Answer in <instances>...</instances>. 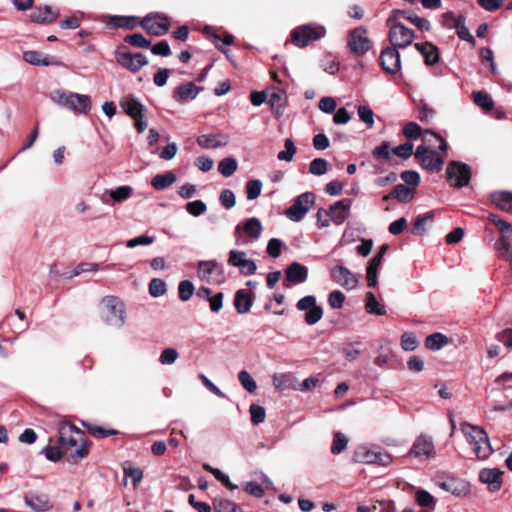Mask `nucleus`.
<instances>
[{
	"label": "nucleus",
	"instance_id": "nucleus-52",
	"mask_svg": "<svg viewBox=\"0 0 512 512\" xmlns=\"http://www.w3.org/2000/svg\"><path fill=\"white\" fill-rule=\"evenodd\" d=\"M194 284L190 280H183L178 285V295L181 301H188L194 293Z\"/></svg>",
	"mask_w": 512,
	"mask_h": 512
},
{
	"label": "nucleus",
	"instance_id": "nucleus-62",
	"mask_svg": "<svg viewBox=\"0 0 512 512\" xmlns=\"http://www.w3.org/2000/svg\"><path fill=\"white\" fill-rule=\"evenodd\" d=\"M249 412L251 415V422L254 425H258L265 420V409L262 406H259L257 404H251L249 408Z\"/></svg>",
	"mask_w": 512,
	"mask_h": 512
},
{
	"label": "nucleus",
	"instance_id": "nucleus-17",
	"mask_svg": "<svg viewBox=\"0 0 512 512\" xmlns=\"http://www.w3.org/2000/svg\"><path fill=\"white\" fill-rule=\"evenodd\" d=\"M502 475L503 471L498 468H484L479 472V480L490 492H497L502 486Z\"/></svg>",
	"mask_w": 512,
	"mask_h": 512
},
{
	"label": "nucleus",
	"instance_id": "nucleus-60",
	"mask_svg": "<svg viewBox=\"0 0 512 512\" xmlns=\"http://www.w3.org/2000/svg\"><path fill=\"white\" fill-rule=\"evenodd\" d=\"M178 357L179 353L175 348H165L159 356V362L162 365H172L176 362Z\"/></svg>",
	"mask_w": 512,
	"mask_h": 512
},
{
	"label": "nucleus",
	"instance_id": "nucleus-50",
	"mask_svg": "<svg viewBox=\"0 0 512 512\" xmlns=\"http://www.w3.org/2000/svg\"><path fill=\"white\" fill-rule=\"evenodd\" d=\"M328 171V162L324 158H315L309 164V172L315 176L324 175Z\"/></svg>",
	"mask_w": 512,
	"mask_h": 512
},
{
	"label": "nucleus",
	"instance_id": "nucleus-46",
	"mask_svg": "<svg viewBox=\"0 0 512 512\" xmlns=\"http://www.w3.org/2000/svg\"><path fill=\"white\" fill-rule=\"evenodd\" d=\"M392 148L388 141L382 142L379 146L375 147L372 151V156L376 160L388 161L391 157Z\"/></svg>",
	"mask_w": 512,
	"mask_h": 512
},
{
	"label": "nucleus",
	"instance_id": "nucleus-38",
	"mask_svg": "<svg viewBox=\"0 0 512 512\" xmlns=\"http://www.w3.org/2000/svg\"><path fill=\"white\" fill-rule=\"evenodd\" d=\"M449 343V339L442 333H433L426 337L425 346L429 350L437 351L446 346Z\"/></svg>",
	"mask_w": 512,
	"mask_h": 512
},
{
	"label": "nucleus",
	"instance_id": "nucleus-10",
	"mask_svg": "<svg viewBox=\"0 0 512 512\" xmlns=\"http://www.w3.org/2000/svg\"><path fill=\"white\" fill-rule=\"evenodd\" d=\"M116 61L122 67L136 73L148 64L147 58L142 53H130L123 48L115 52Z\"/></svg>",
	"mask_w": 512,
	"mask_h": 512
},
{
	"label": "nucleus",
	"instance_id": "nucleus-23",
	"mask_svg": "<svg viewBox=\"0 0 512 512\" xmlns=\"http://www.w3.org/2000/svg\"><path fill=\"white\" fill-rule=\"evenodd\" d=\"M438 486L442 490L449 492L456 497H465L471 491L469 483L459 479H450L448 481H443L438 483Z\"/></svg>",
	"mask_w": 512,
	"mask_h": 512
},
{
	"label": "nucleus",
	"instance_id": "nucleus-41",
	"mask_svg": "<svg viewBox=\"0 0 512 512\" xmlns=\"http://www.w3.org/2000/svg\"><path fill=\"white\" fill-rule=\"evenodd\" d=\"M495 249L499 257L512 261V250L508 237L502 236L495 243Z\"/></svg>",
	"mask_w": 512,
	"mask_h": 512
},
{
	"label": "nucleus",
	"instance_id": "nucleus-59",
	"mask_svg": "<svg viewBox=\"0 0 512 512\" xmlns=\"http://www.w3.org/2000/svg\"><path fill=\"white\" fill-rule=\"evenodd\" d=\"M238 379L241 385L249 392L253 393L257 389L255 380L251 377L248 371L242 370L238 374Z\"/></svg>",
	"mask_w": 512,
	"mask_h": 512
},
{
	"label": "nucleus",
	"instance_id": "nucleus-53",
	"mask_svg": "<svg viewBox=\"0 0 512 512\" xmlns=\"http://www.w3.org/2000/svg\"><path fill=\"white\" fill-rule=\"evenodd\" d=\"M124 41L134 47L137 48H148L151 45V41L145 38L140 33H134L131 35H127L124 38Z\"/></svg>",
	"mask_w": 512,
	"mask_h": 512
},
{
	"label": "nucleus",
	"instance_id": "nucleus-29",
	"mask_svg": "<svg viewBox=\"0 0 512 512\" xmlns=\"http://www.w3.org/2000/svg\"><path fill=\"white\" fill-rule=\"evenodd\" d=\"M415 48L423 55L426 65H434L439 61L438 48L431 42L416 43Z\"/></svg>",
	"mask_w": 512,
	"mask_h": 512
},
{
	"label": "nucleus",
	"instance_id": "nucleus-21",
	"mask_svg": "<svg viewBox=\"0 0 512 512\" xmlns=\"http://www.w3.org/2000/svg\"><path fill=\"white\" fill-rule=\"evenodd\" d=\"M25 504L35 512H47L53 508L52 503L45 494L27 493L24 496Z\"/></svg>",
	"mask_w": 512,
	"mask_h": 512
},
{
	"label": "nucleus",
	"instance_id": "nucleus-58",
	"mask_svg": "<svg viewBox=\"0 0 512 512\" xmlns=\"http://www.w3.org/2000/svg\"><path fill=\"white\" fill-rule=\"evenodd\" d=\"M262 182L258 179L250 180L246 184V194L249 200H254L259 197L262 190Z\"/></svg>",
	"mask_w": 512,
	"mask_h": 512
},
{
	"label": "nucleus",
	"instance_id": "nucleus-22",
	"mask_svg": "<svg viewBox=\"0 0 512 512\" xmlns=\"http://www.w3.org/2000/svg\"><path fill=\"white\" fill-rule=\"evenodd\" d=\"M350 200H339L329 207L328 213L331 222L335 225H341L349 216Z\"/></svg>",
	"mask_w": 512,
	"mask_h": 512
},
{
	"label": "nucleus",
	"instance_id": "nucleus-30",
	"mask_svg": "<svg viewBox=\"0 0 512 512\" xmlns=\"http://www.w3.org/2000/svg\"><path fill=\"white\" fill-rule=\"evenodd\" d=\"M252 297L245 290H238L235 294L234 306L239 314L248 313L252 307Z\"/></svg>",
	"mask_w": 512,
	"mask_h": 512
},
{
	"label": "nucleus",
	"instance_id": "nucleus-40",
	"mask_svg": "<svg viewBox=\"0 0 512 512\" xmlns=\"http://www.w3.org/2000/svg\"><path fill=\"white\" fill-rule=\"evenodd\" d=\"M213 506L215 512H242V509L239 505L231 500L224 498L215 499Z\"/></svg>",
	"mask_w": 512,
	"mask_h": 512
},
{
	"label": "nucleus",
	"instance_id": "nucleus-54",
	"mask_svg": "<svg viewBox=\"0 0 512 512\" xmlns=\"http://www.w3.org/2000/svg\"><path fill=\"white\" fill-rule=\"evenodd\" d=\"M137 17L132 16H112L111 23L116 27L133 29L136 26Z\"/></svg>",
	"mask_w": 512,
	"mask_h": 512
},
{
	"label": "nucleus",
	"instance_id": "nucleus-24",
	"mask_svg": "<svg viewBox=\"0 0 512 512\" xmlns=\"http://www.w3.org/2000/svg\"><path fill=\"white\" fill-rule=\"evenodd\" d=\"M404 17L413 23L419 30L421 31H429L430 23L427 19L421 18L415 14H412L403 10H394L392 15L387 19V23H391L393 21H398L399 18Z\"/></svg>",
	"mask_w": 512,
	"mask_h": 512
},
{
	"label": "nucleus",
	"instance_id": "nucleus-5",
	"mask_svg": "<svg viewBox=\"0 0 512 512\" xmlns=\"http://www.w3.org/2000/svg\"><path fill=\"white\" fill-rule=\"evenodd\" d=\"M197 275L201 281L209 284H220L225 280L223 267L215 260L199 261Z\"/></svg>",
	"mask_w": 512,
	"mask_h": 512
},
{
	"label": "nucleus",
	"instance_id": "nucleus-26",
	"mask_svg": "<svg viewBox=\"0 0 512 512\" xmlns=\"http://www.w3.org/2000/svg\"><path fill=\"white\" fill-rule=\"evenodd\" d=\"M120 106L125 111V113L133 119L137 117L139 118V116H143L145 111V107L133 95L124 97L120 102Z\"/></svg>",
	"mask_w": 512,
	"mask_h": 512
},
{
	"label": "nucleus",
	"instance_id": "nucleus-45",
	"mask_svg": "<svg viewBox=\"0 0 512 512\" xmlns=\"http://www.w3.org/2000/svg\"><path fill=\"white\" fill-rule=\"evenodd\" d=\"M472 96L474 103L483 110L490 111L494 108V101L488 94L479 91L473 92Z\"/></svg>",
	"mask_w": 512,
	"mask_h": 512
},
{
	"label": "nucleus",
	"instance_id": "nucleus-32",
	"mask_svg": "<svg viewBox=\"0 0 512 512\" xmlns=\"http://www.w3.org/2000/svg\"><path fill=\"white\" fill-rule=\"evenodd\" d=\"M176 180V175L173 172L168 171L163 174L155 175L151 180V185L156 190H164L173 185L176 182Z\"/></svg>",
	"mask_w": 512,
	"mask_h": 512
},
{
	"label": "nucleus",
	"instance_id": "nucleus-2",
	"mask_svg": "<svg viewBox=\"0 0 512 512\" xmlns=\"http://www.w3.org/2000/svg\"><path fill=\"white\" fill-rule=\"evenodd\" d=\"M460 430L479 460H486L493 454L494 449L488 434L482 427L464 422L461 424Z\"/></svg>",
	"mask_w": 512,
	"mask_h": 512
},
{
	"label": "nucleus",
	"instance_id": "nucleus-19",
	"mask_svg": "<svg viewBox=\"0 0 512 512\" xmlns=\"http://www.w3.org/2000/svg\"><path fill=\"white\" fill-rule=\"evenodd\" d=\"M202 89V87L195 85L193 82H186L175 88L173 99L179 104H184L190 100H194Z\"/></svg>",
	"mask_w": 512,
	"mask_h": 512
},
{
	"label": "nucleus",
	"instance_id": "nucleus-35",
	"mask_svg": "<svg viewBox=\"0 0 512 512\" xmlns=\"http://www.w3.org/2000/svg\"><path fill=\"white\" fill-rule=\"evenodd\" d=\"M23 59L32 65L36 66H49L54 64L49 56H43L42 53L37 51H25L23 53Z\"/></svg>",
	"mask_w": 512,
	"mask_h": 512
},
{
	"label": "nucleus",
	"instance_id": "nucleus-33",
	"mask_svg": "<svg viewBox=\"0 0 512 512\" xmlns=\"http://www.w3.org/2000/svg\"><path fill=\"white\" fill-rule=\"evenodd\" d=\"M415 191V188L398 184L390 192V196H394V199H397L399 202L409 203L413 200Z\"/></svg>",
	"mask_w": 512,
	"mask_h": 512
},
{
	"label": "nucleus",
	"instance_id": "nucleus-28",
	"mask_svg": "<svg viewBox=\"0 0 512 512\" xmlns=\"http://www.w3.org/2000/svg\"><path fill=\"white\" fill-rule=\"evenodd\" d=\"M196 142L205 149L219 148L228 144V137L218 134H203L197 137Z\"/></svg>",
	"mask_w": 512,
	"mask_h": 512
},
{
	"label": "nucleus",
	"instance_id": "nucleus-18",
	"mask_svg": "<svg viewBox=\"0 0 512 512\" xmlns=\"http://www.w3.org/2000/svg\"><path fill=\"white\" fill-rule=\"evenodd\" d=\"M366 29L359 27L351 31L349 47L355 54L362 55L370 49V41L365 36Z\"/></svg>",
	"mask_w": 512,
	"mask_h": 512
},
{
	"label": "nucleus",
	"instance_id": "nucleus-42",
	"mask_svg": "<svg viewBox=\"0 0 512 512\" xmlns=\"http://www.w3.org/2000/svg\"><path fill=\"white\" fill-rule=\"evenodd\" d=\"M382 260L379 257L374 256L367 265V283L369 287H375L377 285V270Z\"/></svg>",
	"mask_w": 512,
	"mask_h": 512
},
{
	"label": "nucleus",
	"instance_id": "nucleus-39",
	"mask_svg": "<svg viewBox=\"0 0 512 512\" xmlns=\"http://www.w3.org/2000/svg\"><path fill=\"white\" fill-rule=\"evenodd\" d=\"M107 193L114 203H123L132 196L133 188L131 186H119L108 190Z\"/></svg>",
	"mask_w": 512,
	"mask_h": 512
},
{
	"label": "nucleus",
	"instance_id": "nucleus-27",
	"mask_svg": "<svg viewBox=\"0 0 512 512\" xmlns=\"http://www.w3.org/2000/svg\"><path fill=\"white\" fill-rule=\"evenodd\" d=\"M59 16V11L54 10L51 6H44L36 8L31 14L30 18L35 23H52Z\"/></svg>",
	"mask_w": 512,
	"mask_h": 512
},
{
	"label": "nucleus",
	"instance_id": "nucleus-16",
	"mask_svg": "<svg viewBox=\"0 0 512 512\" xmlns=\"http://www.w3.org/2000/svg\"><path fill=\"white\" fill-rule=\"evenodd\" d=\"M380 63L383 70L390 74L397 73L401 68L398 49L387 47L380 54Z\"/></svg>",
	"mask_w": 512,
	"mask_h": 512
},
{
	"label": "nucleus",
	"instance_id": "nucleus-14",
	"mask_svg": "<svg viewBox=\"0 0 512 512\" xmlns=\"http://www.w3.org/2000/svg\"><path fill=\"white\" fill-rule=\"evenodd\" d=\"M228 264L239 269V272L245 276L255 274L257 266L254 260L246 257V252L231 250L229 252Z\"/></svg>",
	"mask_w": 512,
	"mask_h": 512
},
{
	"label": "nucleus",
	"instance_id": "nucleus-64",
	"mask_svg": "<svg viewBox=\"0 0 512 512\" xmlns=\"http://www.w3.org/2000/svg\"><path fill=\"white\" fill-rule=\"evenodd\" d=\"M358 116L368 128H371L374 125V112L368 106H359Z\"/></svg>",
	"mask_w": 512,
	"mask_h": 512
},
{
	"label": "nucleus",
	"instance_id": "nucleus-63",
	"mask_svg": "<svg viewBox=\"0 0 512 512\" xmlns=\"http://www.w3.org/2000/svg\"><path fill=\"white\" fill-rule=\"evenodd\" d=\"M186 210L192 216L198 217L206 212L207 206L202 200H195L187 203Z\"/></svg>",
	"mask_w": 512,
	"mask_h": 512
},
{
	"label": "nucleus",
	"instance_id": "nucleus-43",
	"mask_svg": "<svg viewBox=\"0 0 512 512\" xmlns=\"http://www.w3.org/2000/svg\"><path fill=\"white\" fill-rule=\"evenodd\" d=\"M82 425L89 431L90 434H92L93 436L100 438V439L107 438L109 436L118 434L117 430L105 429L101 426H98V425H95L92 423H87V422L83 421Z\"/></svg>",
	"mask_w": 512,
	"mask_h": 512
},
{
	"label": "nucleus",
	"instance_id": "nucleus-11",
	"mask_svg": "<svg viewBox=\"0 0 512 512\" xmlns=\"http://www.w3.org/2000/svg\"><path fill=\"white\" fill-rule=\"evenodd\" d=\"M140 25L148 33L155 36H162L169 31L170 23L167 16L159 13L145 16Z\"/></svg>",
	"mask_w": 512,
	"mask_h": 512
},
{
	"label": "nucleus",
	"instance_id": "nucleus-57",
	"mask_svg": "<svg viewBox=\"0 0 512 512\" xmlns=\"http://www.w3.org/2000/svg\"><path fill=\"white\" fill-rule=\"evenodd\" d=\"M348 439L347 437L337 432L334 435L333 444L331 446V453L334 455L340 454L342 451H344L347 447Z\"/></svg>",
	"mask_w": 512,
	"mask_h": 512
},
{
	"label": "nucleus",
	"instance_id": "nucleus-4",
	"mask_svg": "<svg viewBox=\"0 0 512 512\" xmlns=\"http://www.w3.org/2000/svg\"><path fill=\"white\" fill-rule=\"evenodd\" d=\"M52 100L60 107L68 109L75 114H87L91 109V99L85 94L56 90L52 94Z\"/></svg>",
	"mask_w": 512,
	"mask_h": 512
},
{
	"label": "nucleus",
	"instance_id": "nucleus-56",
	"mask_svg": "<svg viewBox=\"0 0 512 512\" xmlns=\"http://www.w3.org/2000/svg\"><path fill=\"white\" fill-rule=\"evenodd\" d=\"M419 343L416 335L412 332H405L401 336V347L405 351H414L417 349Z\"/></svg>",
	"mask_w": 512,
	"mask_h": 512
},
{
	"label": "nucleus",
	"instance_id": "nucleus-12",
	"mask_svg": "<svg viewBox=\"0 0 512 512\" xmlns=\"http://www.w3.org/2000/svg\"><path fill=\"white\" fill-rule=\"evenodd\" d=\"M325 34V30L322 27H313L310 25H304L295 29L292 32V41L298 47H305L311 41L320 39Z\"/></svg>",
	"mask_w": 512,
	"mask_h": 512
},
{
	"label": "nucleus",
	"instance_id": "nucleus-34",
	"mask_svg": "<svg viewBox=\"0 0 512 512\" xmlns=\"http://www.w3.org/2000/svg\"><path fill=\"white\" fill-rule=\"evenodd\" d=\"M491 201L503 211H512V193L510 192H495L491 195Z\"/></svg>",
	"mask_w": 512,
	"mask_h": 512
},
{
	"label": "nucleus",
	"instance_id": "nucleus-25",
	"mask_svg": "<svg viewBox=\"0 0 512 512\" xmlns=\"http://www.w3.org/2000/svg\"><path fill=\"white\" fill-rule=\"evenodd\" d=\"M241 229H243V231L252 240H257L263 231V226L258 218L251 217L248 218L242 225L239 224L236 226L234 231L235 237L238 238Z\"/></svg>",
	"mask_w": 512,
	"mask_h": 512
},
{
	"label": "nucleus",
	"instance_id": "nucleus-8",
	"mask_svg": "<svg viewBox=\"0 0 512 512\" xmlns=\"http://www.w3.org/2000/svg\"><path fill=\"white\" fill-rule=\"evenodd\" d=\"M446 176L452 186L461 188L467 186L471 178L470 167L462 162L451 161L446 168Z\"/></svg>",
	"mask_w": 512,
	"mask_h": 512
},
{
	"label": "nucleus",
	"instance_id": "nucleus-51",
	"mask_svg": "<svg viewBox=\"0 0 512 512\" xmlns=\"http://www.w3.org/2000/svg\"><path fill=\"white\" fill-rule=\"evenodd\" d=\"M454 29H456L457 35L460 39L470 42L472 44L475 43L474 37L471 35L469 29L465 26V18L463 16H460V18L457 20Z\"/></svg>",
	"mask_w": 512,
	"mask_h": 512
},
{
	"label": "nucleus",
	"instance_id": "nucleus-36",
	"mask_svg": "<svg viewBox=\"0 0 512 512\" xmlns=\"http://www.w3.org/2000/svg\"><path fill=\"white\" fill-rule=\"evenodd\" d=\"M365 308L369 314L382 316L386 314L385 306L379 303L372 292L365 295Z\"/></svg>",
	"mask_w": 512,
	"mask_h": 512
},
{
	"label": "nucleus",
	"instance_id": "nucleus-37",
	"mask_svg": "<svg viewBox=\"0 0 512 512\" xmlns=\"http://www.w3.org/2000/svg\"><path fill=\"white\" fill-rule=\"evenodd\" d=\"M376 451L367 449L366 447H358L354 453L352 460L355 463L374 464L376 463Z\"/></svg>",
	"mask_w": 512,
	"mask_h": 512
},
{
	"label": "nucleus",
	"instance_id": "nucleus-6",
	"mask_svg": "<svg viewBox=\"0 0 512 512\" xmlns=\"http://www.w3.org/2000/svg\"><path fill=\"white\" fill-rule=\"evenodd\" d=\"M390 25L389 41L393 48L401 49L412 44L414 31L398 21L388 23Z\"/></svg>",
	"mask_w": 512,
	"mask_h": 512
},
{
	"label": "nucleus",
	"instance_id": "nucleus-20",
	"mask_svg": "<svg viewBox=\"0 0 512 512\" xmlns=\"http://www.w3.org/2000/svg\"><path fill=\"white\" fill-rule=\"evenodd\" d=\"M285 278L288 282L285 287H290V284L303 283L308 278V269L298 262H293L286 268Z\"/></svg>",
	"mask_w": 512,
	"mask_h": 512
},
{
	"label": "nucleus",
	"instance_id": "nucleus-48",
	"mask_svg": "<svg viewBox=\"0 0 512 512\" xmlns=\"http://www.w3.org/2000/svg\"><path fill=\"white\" fill-rule=\"evenodd\" d=\"M415 499L419 506L426 508H434L435 499L434 497L424 489H418L415 493Z\"/></svg>",
	"mask_w": 512,
	"mask_h": 512
},
{
	"label": "nucleus",
	"instance_id": "nucleus-31",
	"mask_svg": "<svg viewBox=\"0 0 512 512\" xmlns=\"http://www.w3.org/2000/svg\"><path fill=\"white\" fill-rule=\"evenodd\" d=\"M286 93L282 89H274L267 94V103L274 109L280 116L286 103Z\"/></svg>",
	"mask_w": 512,
	"mask_h": 512
},
{
	"label": "nucleus",
	"instance_id": "nucleus-7",
	"mask_svg": "<svg viewBox=\"0 0 512 512\" xmlns=\"http://www.w3.org/2000/svg\"><path fill=\"white\" fill-rule=\"evenodd\" d=\"M315 203V195L305 192L297 196L293 205L285 211V215L294 222L301 221Z\"/></svg>",
	"mask_w": 512,
	"mask_h": 512
},
{
	"label": "nucleus",
	"instance_id": "nucleus-13",
	"mask_svg": "<svg viewBox=\"0 0 512 512\" xmlns=\"http://www.w3.org/2000/svg\"><path fill=\"white\" fill-rule=\"evenodd\" d=\"M332 280L346 290H352L358 285V277L343 265H336L331 268Z\"/></svg>",
	"mask_w": 512,
	"mask_h": 512
},
{
	"label": "nucleus",
	"instance_id": "nucleus-47",
	"mask_svg": "<svg viewBox=\"0 0 512 512\" xmlns=\"http://www.w3.org/2000/svg\"><path fill=\"white\" fill-rule=\"evenodd\" d=\"M148 290L152 297H161L167 292V285L164 280L153 278L149 283Z\"/></svg>",
	"mask_w": 512,
	"mask_h": 512
},
{
	"label": "nucleus",
	"instance_id": "nucleus-61",
	"mask_svg": "<svg viewBox=\"0 0 512 512\" xmlns=\"http://www.w3.org/2000/svg\"><path fill=\"white\" fill-rule=\"evenodd\" d=\"M283 247H286V245L282 240L278 238H272L267 244V253L272 258H278Z\"/></svg>",
	"mask_w": 512,
	"mask_h": 512
},
{
	"label": "nucleus",
	"instance_id": "nucleus-55",
	"mask_svg": "<svg viewBox=\"0 0 512 512\" xmlns=\"http://www.w3.org/2000/svg\"><path fill=\"white\" fill-rule=\"evenodd\" d=\"M43 452L46 458L52 462H58L64 455H67L66 452H63L59 444L55 446L47 445L43 448Z\"/></svg>",
	"mask_w": 512,
	"mask_h": 512
},
{
	"label": "nucleus",
	"instance_id": "nucleus-3",
	"mask_svg": "<svg viewBox=\"0 0 512 512\" xmlns=\"http://www.w3.org/2000/svg\"><path fill=\"white\" fill-rule=\"evenodd\" d=\"M99 314L110 327L120 329L126 324V306L117 296H105L99 304Z\"/></svg>",
	"mask_w": 512,
	"mask_h": 512
},
{
	"label": "nucleus",
	"instance_id": "nucleus-15",
	"mask_svg": "<svg viewBox=\"0 0 512 512\" xmlns=\"http://www.w3.org/2000/svg\"><path fill=\"white\" fill-rule=\"evenodd\" d=\"M409 457L414 458H433L435 456V447L431 437L420 435L413 443L408 454Z\"/></svg>",
	"mask_w": 512,
	"mask_h": 512
},
{
	"label": "nucleus",
	"instance_id": "nucleus-9",
	"mask_svg": "<svg viewBox=\"0 0 512 512\" xmlns=\"http://www.w3.org/2000/svg\"><path fill=\"white\" fill-rule=\"evenodd\" d=\"M414 155L421 167L430 172H439L444 165V159L425 145L418 146Z\"/></svg>",
	"mask_w": 512,
	"mask_h": 512
},
{
	"label": "nucleus",
	"instance_id": "nucleus-1",
	"mask_svg": "<svg viewBox=\"0 0 512 512\" xmlns=\"http://www.w3.org/2000/svg\"><path fill=\"white\" fill-rule=\"evenodd\" d=\"M59 441L63 452H68L73 448L76 449L67 455V461L72 464H77L81 459L89 454V443L82 430L71 424L70 422H60L59 427Z\"/></svg>",
	"mask_w": 512,
	"mask_h": 512
},
{
	"label": "nucleus",
	"instance_id": "nucleus-44",
	"mask_svg": "<svg viewBox=\"0 0 512 512\" xmlns=\"http://www.w3.org/2000/svg\"><path fill=\"white\" fill-rule=\"evenodd\" d=\"M237 161L232 157L221 160L218 164V171L224 177H230L237 170Z\"/></svg>",
	"mask_w": 512,
	"mask_h": 512
},
{
	"label": "nucleus",
	"instance_id": "nucleus-49",
	"mask_svg": "<svg viewBox=\"0 0 512 512\" xmlns=\"http://www.w3.org/2000/svg\"><path fill=\"white\" fill-rule=\"evenodd\" d=\"M284 147L285 150L280 151L277 157L280 161L291 162L297 150L294 141L291 138L285 139Z\"/></svg>",
	"mask_w": 512,
	"mask_h": 512
}]
</instances>
